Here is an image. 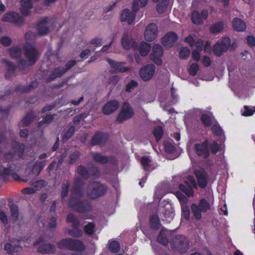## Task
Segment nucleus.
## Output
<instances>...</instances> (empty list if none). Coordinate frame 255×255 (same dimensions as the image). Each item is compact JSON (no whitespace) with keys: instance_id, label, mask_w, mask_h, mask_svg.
Segmentation results:
<instances>
[{"instance_id":"nucleus-40","label":"nucleus","mask_w":255,"mask_h":255,"mask_svg":"<svg viewBox=\"0 0 255 255\" xmlns=\"http://www.w3.org/2000/svg\"><path fill=\"white\" fill-rule=\"evenodd\" d=\"M77 172L79 174L86 179L90 178L89 169L84 166H79L77 168Z\"/></svg>"},{"instance_id":"nucleus-46","label":"nucleus","mask_w":255,"mask_h":255,"mask_svg":"<svg viewBox=\"0 0 255 255\" xmlns=\"http://www.w3.org/2000/svg\"><path fill=\"white\" fill-rule=\"evenodd\" d=\"M190 53V50L189 48L184 47L181 48L179 52V57L182 59H187Z\"/></svg>"},{"instance_id":"nucleus-62","label":"nucleus","mask_w":255,"mask_h":255,"mask_svg":"<svg viewBox=\"0 0 255 255\" xmlns=\"http://www.w3.org/2000/svg\"><path fill=\"white\" fill-rule=\"evenodd\" d=\"M199 70V66L196 63L192 64L189 69V72L190 75L195 76L196 75Z\"/></svg>"},{"instance_id":"nucleus-5","label":"nucleus","mask_w":255,"mask_h":255,"mask_svg":"<svg viewBox=\"0 0 255 255\" xmlns=\"http://www.w3.org/2000/svg\"><path fill=\"white\" fill-rule=\"evenodd\" d=\"M210 208L209 203L204 199L200 200L198 205L196 204H192L191 205L192 212L195 218L197 220H200L202 218V212L207 211Z\"/></svg>"},{"instance_id":"nucleus-13","label":"nucleus","mask_w":255,"mask_h":255,"mask_svg":"<svg viewBox=\"0 0 255 255\" xmlns=\"http://www.w3.org/2000/svg\"><path fill=\"white\" fill-rule=\"evenodd\" d=\"M4 22L14 23L17 25H20L23 22V18L18 13L14 12H10L5 13L2 18Z\"/></svg>"},{"instance_id":"nucleus-58","label":"nucleus","mask_w":255,"mask_h":255,"mask_svg":"<svg viewBox=\"0 0 255 255\" xmlns=\"http://www.w3.org/2000/svg\"><path fill=\"white\" fill-rule=\"evenodd\" d=\"M24 151V145L22 144L17 143L15 149V153L19 157H21Z\"/></svg>"},{"instance_id":"nucleus-38","label":"nucleus","mask_w":255,"mask_h":255,"mask_svg":"<svg viewBox=\"0 0 255 255\" xmlns=\"http://www.w3.org/2000/svg\"><path fill=\"white\" fill-rule=\"evenodd\" d=\"M55 114L46 115L42 118V120L39 122V127H42L51 123L55 118Z\"/></svg>"},{"instance_id":"nucleus-18","label":"nucleus","mask_w":255,"mask_h":255,"mask_svg":"<svg viewBox=\"0 0 255 255\" xmlns=\"http://www.w3.org/2000/svg\"><path fill=\"white\" fill-rule=\"evenodd\" d=\"M107 61L110 65L111 67L114 70L115 73L126 72L129 70L128 68L123 67L125 63L117 62L110 58H107Z\"/></svg>"},{"instance_id":"nucleus-21","label":"nucleus","mask_w":255,"mask_h":255,"mask_svg":"<svg viewBox=\"0 0 255 255\" xmlns=\"http://www.w3.org/2000/svg\"><path fill=\"white\" fill-rule=\"evenodd\" d=\"M16 166L14 164H10L8 167H3L4 180L6 179V176L11 175L13 179L18 180L19 176L15 173Z\"/></svg>"},{"instance_id":"nucleus-10","label":"nucleus","mask_w":255,"mask_h":255,"mask_svg":"<svg viewBox=\"0 0 255 255\" xmlns=\"http://www.w3.org/2000/svg\"><path fill=\"white\" fill-rule=\"evenodd\" d=\"M122 44L125 49H129L131 47L134 49H136L138 48L137 43L131 38V32L129 31H127L123 34Z\"/></svg>"},{"instance_id":"nucleus-39","label":"nucleus","mask_w":255,"mask_h":255,"mask_svg":"<svg viewBox=\"0 0 255 255\" xmlns=\"http://www.w3.org/2000/svg\"><path fill=\"white\" fill-rule=\"evenodd\" d=\"M9 52L10 56L15 59L20 58L21 55V49L18 47H13L10 48Z\"/></svg>"},{"instance_id":"nucleus-23","label":"nucleus","mask_w":255,"mask_h":255,"mask_svg":"<svg viewBox=\"0 0 255 255\" xmlns=\"http://www.w3.org/2000/svg\"><path fill=\"white\" fill-rule=\"evenodd\" d=\"M119 106L117 101H111L107 103L103 107V111L105 115H110L116 111Z\"/></svg>"},{"instance_id":"nucleus-34","label":"nucleus","mask_w":255,"mask_h":255,"mask_svg":"<svg viewBox=\"0 0 255 255\" xmlns=\"http://www.w3.org/2000/svg\"><path fill=\"white\" fill-rule=\"evenodd\" d=\"M150 45L145 42H141L139 46L138 45L137 49H139V53L141 56H145L147 55L150 49Z\"/></svg>"},{"instance_id":"nucleus-19","label":"nucleus","mask_w":255,"mask_h":255,"mask_svg":"<svg viewBox=\"0 0 255 255\" xmlns=\"http://www.w3.org/2000/svg\"><path fill=\"white\" fill-rule=\"evenodd\" d=\"M177 39V35L176 33L173 32H170L162 38V43L164 46L169 48L172 46Z\"/></svg>"},{"instance_id":"nucleus-53","label":"nucleus","mask_w":255,"mask_h":255,"mask_svg":"<svg viewBox=\"0 0 255 255\" xmlns=\"http://www.w3.org/2000/svg\"><path fill=\"white\" fill-rule=\"evenodd\" d=\"M80 152L78 151L73 152L70 156L69 164H73L75 163L80 158Z\"/></svg>"},{"instance_id":"nucleus-28","label":"nucleus","mask_w":255,"mask_h":255,"mask_svg":"<svg viewBox=\"0 0 255 255\" xmlns=\"http://www.w3.org/2000/svg\"><path fill=\"white\" fill-rule=\"evenodd\" d=\"M232 23L233 27L236 31H243L246 28L245 22L239 18H235Z\"/></svg>"},{"instance_id":"nucleus-12","label":"nucleus","mask_w":255,"mask_h":255,"mask_svg":"<svg viewBox=\"0 0 255 255\" xmlns=\"http://www.w3.org/2000/svg\"><path fill=\"white\" fill-rule=\"evenodd\" d=\"M163 53L162 47L159 44H155L152 48V53L150 54V59L158 65L162 64L160 57Z\"/></svg>"},{"instance_id":"nucleus-25","label":"nucleus","mask_w":255,"mask_h":255,"mask_svg":"<svg viewBox=\"0 0 255 255\" xmlns=\"http://www.w3.org/2000/svg\"><path fill=\"white\" fill-rule=\"evenodd\" d=\"M75 127L71 123L69 124L66 128L62 131V139L63 141H66L70 139L75 132Z\"/></svg>"},{"instance_id":"nucleus-33","label":"nucleus","mask_w":255,"mask_h":255,"mask_svg":"<svg viewBox=\"0 0 255 255\" xmlns=\"http://www.w3.org/2000/svg\"><path fill=\"white\" fill-rule=\"evenodd\" d=\"M167 234H168V231L167 230H161L157 236V240L158 242L164 246L167 245L168 243V240L167 238Z\"/></svg>"},{"instance_id":"nucleus-3","label":"nucleus","mask_w":255,"mask_h":255,"mask_svg":"<svg viewBox=\"0 0 255 255\" xmlns=\"http://www.w3.org/2000/svg\"><path fill=\"white\" fill-rule=\"evenodd\" d=\"M107 190V187L105 185L98 181H93L88 185L86 192L89 198L96 199L104 195Z\"/></svg>"},{"instance_id":"nucleus-16","label":"nucleus","mask_w":255,"mask_h":255,"mask_svg":"<svg viewBox=\"0 0 255 255\" xmlns=\"http://www.w3.org/2000/svg\"><path fill=\"white\" fill-rule=\"evenodd\" d=\"M194 173L196 176L199 187L202 188H205L208 180V176L206 172L203 169L196 170Z\"/></svg>"},{"instance_id":"nucleus-37","label":"nucleus","mask_w":255,"mask_h":255,"mask_svg":"<svg viewBox=\"0 0 255 255\" xmlns=\"http://www.w3.org/2000/svg\"><path fill=\"white\" fill-rule=\"evenodd\" d=\"M67 221L71 223L74 228L78 227L80 225V222L78 218L72 213H70L68 215Z\"/></svg>"},{"instance_id":"nucleus-60","label":"nucleus","mask_w":255,"mask_h":255,"mask_svg":"<svg viewBox=\"0 0 255 255\" xmlns=\"http://www.w3.org/2000/svg\"><path fill=\"white\" fill-rule=\"evenodd\" d=\"M219 144L216 141H214L209 144V147L211 152L213 154H216L219 149Z\"/></svg>"},{"instance_id":"nucleus-9","label":"nucleus","mask_w":255,"mask_h":255,"mask_svg":"<svg viewBox=\"0 0 255 255\" xmlns=\"http://www.w3.org/2000/svg\"><path fill=\"white\" fill-rule=\"evenodd\" d=\"M155 70V67L152 64H147L142 67L139 71L141 79L147 81L149 80L153 76Z\"/></svg>"},{"instance_id":"nucleus-22","label":"nucleus","mask_w":255,"mask_h":255,"mask_svg":"<svg viewBox=\"0 0 255 255\" xmlns=\"http://www.w3.org/2000/svg\"><path fill=\"white\" fill-rule=\"evenodd\" d=\"M135 14L133 12H130L128 9H124L121 14V21H127L129 24L134 20Z\"/></svg>"},{"instance_id":"nucleus-24","label":"nucleus","mask_w":255,"mask_h":255,"mask_svg":"<svg viewBox=\"0 0 255 255\" xmlns=\"http://www.w3.org/2000/svg\"><path fill=\"white\" fill-rule=\"evenodd\" d=\"M37 251L42 254H51L55 252V247L50 244H41L39 245Z\"/></svg>"},{"instance_id":"nucleus-44","label":"nucleus","mask_w":255,"mask_h":255,"mask_svg":"<svg viewBox=\"0 0 255 255\" xmlns=\"http://www.w3.org/2000/svg\"><path fill=\"white\" fill-rule=\"evenodd\" d=\"M37 82L35 81H32L30 84L28 86H18L16 90L18 91H20L21 92H28L31 90L34 87L36 86Z\"/></svg>"},{"instance_id":"nucleus-4","label":"nucleus","mask_w":255,"mask_h":255,"mask_svg":"<svg viewBox=\"0 0 255 255\" xmlns=\"http://www.w3.org/2000/svg\"><path fill=\"white\" fill-rule=\"evenodd\" d=\"M171 246L173 250L180 253H185L188 250L189 241L185 236L178 235L173 239Z\"/></svg>"},{"instance_id":"nucleus-15","label":"nucleus","mask_w":255,"mask_h":255,"mask_svg":"<svg viewBox=\"0 0 255 255\" xmlns=\"http://www.w3.org/2000/svg\"><path fill=\"white\" fill-rule=\"evenodd\" d=\"M19 242V241L17 240H10L9 243L4 245V249L8 254H13L19 252L21 250Z\"/></svg>"},{"instance_id":"nucleus-47","label":"nucleus","mask_w":255,"mask_h":255,"mask_svg":"<svg viewBox=\"0 0 255 255\" xmlns=\"http://www.w3.org/2000/svg\"><path fill=\"white\" fill-rule=\"evenodd\" d=\"M179 189L184 192L186 195L190 197L193 195V190L191 188H189L187 185L180 184L179 186Z\"/></svg>"},{"instance_id":"nucleus-48","label":"nucleus","mask_w":255,"mask_h":255,"mask_svg":"<svg viewBox=\"0 0 255 255\" xmlns=\"http://www.w3.org/2000/svg\"><path fill=\"white\" fill-rule=\"evenodd\" d=\"M109 250L113 253H117L120 249L119 243L117 241H112L109 243Z\"/></svg>"},{"instance_id":"nucleus-54","label":"nucleus","mask_w":255,"mask_h":255,"mask_svg":"<svg viewBox=\"0 0 255 255\" xmlns=\"http://www.w3.org/2000/svg\"><path fill=\"white\" fill-rule=\"evenodd\" d=\"M185 184L188 187L191 188L192 189L193 188H197L195 180L194 178L191 176H188L187 180L185 181Z\"/></svg>"},{"instance_id":"nucleus-49","label":"nucleus","mask_w":255,"mask_h":255,"mask_svg":"<svg viewBox=\"0 0 255 255\" xmlns=\"http://www.w3.org/2000/svg\"><path fill=\"white\" fill-rule=\"evenodd\" d=\"M150 226L151 227L154 229L156 230L159 228V220L157 216H152L150 218Z\"/></svg>"},{"instance_id":"nucleus-64","label":"nucleus","mask_w":255,"mask_h":255,"mask_svg":"<svg viewBox=\"0 0 255 255\" xmlns=\"http://www.w3.org/2000/svg\"><path fill=\"white\" fill-rule=\"evenodd\" d=\"M212 129L214 134L218 136L221 135L223 132V129L218 125L213 126Z\"/></svg>"},{"instance_id":"nucleus-56","label":"nucleus","mask_w":255,"mask_h":255,"mask_svg":"<svg viewBox=\"0 0 255 255\" xmlns=\"http://www.w3.org/2000/svg\"><path fill=\"white\" fill-rule=\"evenodd\" d=\"M88 169L90 177L99 175L100 172L97 166L92 165Z\"/></svg>"},{"instance_id":"nucleus-11","label":"nucleus","mask_w":255,"mask_h":255,"mask_svg":"<svg viewBox=\"0 0 255 255\" xmlns=\"http://www.w3.org/2000/svg\"><path fill=\"white\" fill-rule=\"evenodd\" d=\"M194 149L198 156H203L205 159L207 158L209 156L210 153L207 140H205L201 143L195 144Z\"/></svg>"},{"instance_id":"nucleus-51","label":"nucleus","mask_w":255,"mask_h":255,"mask_svg":"<svg viewBox=\"0 0 255 255\" xmlns=\"http://www.w3.org/2000/svg\"><path fill=\"white\" fill-rule=\"evenodd\" d=\"M223 28V24L222 22H218L214 24L211 27L210 30L212 33H218L221 31Z\"/></svg>"},{"instance_id":"nucleus-35","label":"nucleus","mask_w":255,"mask_h":255,"mask_svg":"<svg viewBox=\"0 0 255 255\" xmlns=\"http://www.w3.org/2000/svg\"><path fill=\"white\" fill-rule=\"evenodd\" d=\"M92 155L95 161L102 164H105L109 161V157L108 156L103 155L99 152H93L92 153Z\"/></svg>"},{"instance_id":"nucleus-41","label":"nucleus","mask_w":255,"mask_h":255,"mask_svg":"<svg viewBox=\"0 0 255 255\" xmlns=\"http://www.w3.org/2000/svg\"><path fill=\"white\" fill-rule=\"evenodd\" d=\"M169 0H162L160 2L157 4L156 11L158 13H162L166 9L168 4Z\"/></svg>"},{"instance_id":"nucleus-26","label":"nucleus","mask_w":255,"mask_h":255,"mask_svg":"<svg viewBox=\"0 0 255 255\" xmlns=\"http://www.w3.org/2000/svg\"><path fill=\"white\" fill-rule=\"evenodd\" d=\"M161 213L165 218H172L174 216V209L170 203H166L160 209Z\"/></svg>"},{"instance_id":"nucleus-6","label":"nucleus","mask_w":255,"mask_h":255,"mask_svg":"<svg viewBox=\"0 0 255 255\" xmlns=\"http://www.w3.org/2000/svg\"><path fill=\"white\" fill-rule=\"evenodd\" d=\"M230 43L231 40L229 37H225L223 38L221 41L217 42L214 45L213 48L214 54L217 56L222 55L229 48Z\"/></svg>"},{"instance_id":"nucleus-36","label":"nucleus","mask_w":255,"mask_h":255,"mask_svg":"<svg viewBox=\"0 0 255 255\" xmlns=\"http://www.w3.org/2000/svg\"><path fill=\"white\" fill-rule=\"evenodd\" d=\"M45 165V161L36 162L32 167V172L37 176L43 169Z\"/></svg>"},{"instance_id":"nucleus-42","label":"nucleus","mask_w":255,"mask_h":255,"mask_svg":"<svg viewBox=\"0 0 255 255\" xmlns=\"http://www.w3.org/2000/svg\"><path fill=\"white\" fill-rule=\"evenodd\" d=\"M70 184V182L67 181L65 183H63L62 185L61 200L62 202L65 200V197L67 196Z\"/></svg>"},{"instance_id":"nucleus-14","label":"nucleus","mask_w":255,"mask_h":255,"mask_svg":"<svg viewBox=\"0 0 255 255\" xmlns=\"http://www.w3.org/2000/svg\"><path fill=\"white\" fill-rule=\"evenodd\" d=\"M157 35V26L153 23H151L148 24L144 32V38L146 40L148 41H153Z\"/></svg>"},{"instance_id":"nucleus-57","label":"nucleus","mask_w":255,"mask_h":255,"mask_svg":"<svg viewBox=\"0 0 255 255\" xmlns=\"http://www.w3.org/2000/svg\"><path fill=\"white\" fill-rule=\"evenodd\" d=\"M31 185L35 188L36 191L40 189L42 187L45 185V181L44 180L41 179L35 182H33Z\"/></svg>"},{"instance_id":"nucleus-61","label":"nucleus","mask_w":255,"mask_h":255,"mask_svg":"<svg viewBox=\"0 0 255 255\" xmlns=\"http://www.w3.org/2000/svg\"><path fill=\"white\" fill-rule=\"evenodd\" d=\"M69 234L75 237H80L82 236V232L77 229V227L74 228V229L68 231Z\"/></svg>"},{"instance_id":"nucleus-50","label":"nucleus","mask_w":255,"mask_h":255,"mask_svg":"<svg viewBox=\"0 0 255 255\" xmlns=\"http://www.w3.org/2000/svg\"><path fill=\"white\" fill-rule=\"evenodd\" d=\"M153 134L156 138V140L158 141L161 138L163 134V129L161 126L156 127L153 130Z\"/></svg>"},{"instance_id":"nucleus-27","label":"nucleus","mask_w":255,"mask_h":255,"mask_svg":"<svg viewBox=\"0 0 255 255\" xmlns=\"http://www.w3.org/2000/svg\"><path fill=\"white\" fill-rule=\"evenodd\" d=\"M66 70H63L62 68L57 67L52 71L49 75L47 78V81L50 82L61 77L65 73Z\"/></svg>"},{"instance_id":"nucleus-31","label":"nucleus","mask_w":255,"mask_h":255,"mask_svg":"<svg viewBox=\"0 0 255 255\" xmlns=\"http://www.w3.org/2000/svg\"><path fill=\"white\" fill-rule=\"evenodd\" d=\"M70 245V250L82 251L85 249V246L83 243L78 240L71 239V244Z\"/></svg>"},{"instance_id":"nucleus-29","label":"nucleus","mask_w":255,"mask_h":255,"mask_svg":"<svg viewBox=\"0 0 255 255\" xmlns=\"http://www.w3.org/2000/svg\"><path fill=\"white\" fill-rule=\"evenodd\" d=\"M10 209V218L13 222H16L19 218V209L18 206L14 204H8Z\"/></svg>"},{"instance_id":"nucleus-8","label":"nucleus","mask_w":255,"mask_h":255,"mask_svg":"<svg viewBox=\"0 0 255 255\" xmlns=\"http://www.w3.org/2000/svg\"><path fill=\"white\" fill-rule=\"evenodd\" d=\"M133 115V112L128 103H124L122 109L119 114L117 118V121L120 123H122L131 118Z\"/></svg>"},{"instance_id":"nucleus-30","label":"nucleus","mask_w":255,"mask_h":255,"mask_svg":"<svg viewBox=\"0 0 255 255\" xmlns=\"http://www.w3.org/2000/svg\"><path fill=\"white\" fill-rule=\"evenodd\" d=\"M21 12L24 15H28L29 13V10L32 8L31 0H21Z\"/></svg>"},{"instance_id":"nucleus-17","label":"nucleus","mask_w":255,"mask_h":255,"mask_svg":"<svg viewBox=\"0 0 255 255\" xmlns=\"http://www.w3.org/2000/svg\"><path fill=\"white\" fill-rule=\"evenodd\" d=\"M108 139V135L107 133L100 132H97L93 137L91 143L92 145H104Z\"/></svg>"},{"instance_id":"nucleus-32","label":"nucleus","mask_w":255,"mask_h":255,"mask_svg":"<svg viewBox=\"0 0 255 255\" xmlns=\"http://www.w3.org/2000/svg\"><path fill=\"white\" fill-rule=\"evenodd\" d=\"M2 62L7 67V72L5 76L6 79H8L11 75L14 73L16 69V66L13 63L6 60H3Z\"/></svg>"},{"instance_id":"nucleus-43","label":"nucleus","mask_w":255,"mask_h":255,"mask_svg":"<svg viewBox=\"0 0 255 255\" xmlns=\"http://www.w3.org/2000/svg\"><path fill=\"white\" fill-rule=\"evenodd\" d=\"M71 244V239H65L58 243V247L61 249H67L70 250Z\"/></svg>"},{"instance_id":"nucleus-63","label":"nucleus","mask_w":255,"mask_h":255,"mask_svg":"<svg viewBox=\"0 0 255 255\" xmlns=\"http://www.w3.org/2000/svg\"><path fill=\"white\" fill-rule=\"evenodd\" d=\"M202 123L207 127H209L211 125V119L209 116L206 114L202 115L201 118Z\"/></svg>"},{"instance_id":"nucleus-45","label":"nucleus","mask_w":255,"mask_h":255,"mask_svg":"<svg viewBox=\"0 0 255 255\" xmlns=\"http://www.w3.org/2000/svg\"><path fill=\"white\" fill-rule=\"evenodd\" d=\"M34 117L35 116L33 112L28 113L22 120V123L23 125L25 127L28 126L34 119Z\"/></svg>"},{"instance_id":"nucleus-7","label":"nucleus","mask_w":255,"mask_h":255,"mask_svg":"<svg viewBox=\"0 0 255 255\" xmlns=\"http://www.w3.org/2000/svg\"><path fill=\"white\" fill-rule=\"evenodd\" d=\"M53 24V20L47 17L40 21L37 25V35L42 36L47 34L50 31Z\"/></svg>"},{"instance_id":"nucleus-1","label":"nucleus","mask_w":255,"mask_h":255,"mask_svg":"<svg viewBox=\"0 0 255 255\" xmlns=\"http://www.w3.org/2000/svg\"><path fill=\"white\" fill-rule=\"evenodd\" d=\"M36 34L28 31L25 35L26 44L24 46V57L17 63V67L21 71L25 70L28 67L32 66L39 58V52L35 46L30 44Z\"/></svg>"},{"instance_id":"nucleus-55","label":"nucleus","mask_w":255,"mask_h":255,"mask_svg":"<svg viewBox=\"0 0 255 255\" xmlns=\"http://www.w3.org/2000/svg\"><path fill=\"white\" fill-rule=\"evenodd\" d=\"M95 225L93 223H89L84 227L85 232L89 235H92L94 231Z\"/></svg>"},{"instance_id":"nucleus-52","label":"nucleus","mask_w":255,"mask_h":255,"mask_svg":"<svg viewBox=\"0 0 255 255\" xmlns=\"http://www.w3.org/2000/svg\"><path fill=\"white\" fill-rule=\"evenodd\" d=\"M182 216L186 220H188L190 217V210L186 204H181Z\"/></svg>"},{"instance_id":"nucleus-59","label":"nucleus","mask_w":255,"mask_h":255,"mask_svg":"<svg viewBox=\"0 0 255 255\" xmlns=\"http://www.w3.org/2000/svg\"><path fill=\"white\" fill-rule=\"evenodd\" d=\"M141 163L145 170H147L150 167L151 160L146 157H142L141 159Z\"/></svg>"},{"instance_id":"nucleus-2","label":"nucleus","mask_w":255,"mask_h":255,"mask_svg":"<svg viewBox=\"0 0 255 255\" xmlns=\"http://www.w3.org/2000/svg\"><path fill=\"white\" fill-rule=\"evenodd\" d=\"M80 180L79 177H77L75 179V184L72 191L73 196H82L81 188L79 186ZM68 204L72 209L79 213H87L92 210V206L88 201L81 200L74 196H72L69 199Z\"/></svg>"},{"instance_id":"nucleus-20","label":"nucleus","mask_w":255,"mask_h":255,"mask_svg":"<svg viewBox=\"0 0 255 255\" xmlns=\"http://www.w3.org/2000/svg\"><path fill=\"white\" fill-rule=\"evenodd\" d=\"M208 15V11L206 9L203 10L201 13H199L197 11H194L192 13V20L194 23L199 24L207 18Z\"/></svg>"}]
</instances>
